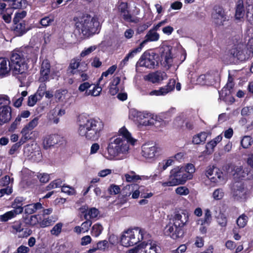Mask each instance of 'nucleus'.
Masks as SVG:
<instances>
[{"instance_id":"nucleus-2","label":"nucleus","mask_w":253,"mask_h":253,"mask_svg":"<svg viewBox=\"0 0 253 253\" xmlns=\"http://www.w3.org/2000/svg\"><path fill=\"white\" fill-rule=\"evenodd\" d=\"M103 122L98 118H82L79 122L78 133L83 138L91 141L97 140L104 128Z\"/></svg>"},{"instance_id":"nucleus-58","label":"nucleus","mask_w":253,"mask_h":253,"mask_svg":"<svg viewBox=\"0 0 253 253\" xmlns=\"http://www.w3.org/2000/svg\"><path fill=\"white\" fill-rule=\"evenodd\" d=\"M50 71H44L43 70H41L40 71V76L39 78V81L41 83H44L49 81V74Z\"/></svg>"},{"instance_id":"nucleus-9","label":"nucleus","mask_w":253,"mask_h":253,"mask_svg":"<svg viewBox=\"0 0 253 253\" xmlns=\"http://www.w3.org/2000/svg\"><path fill=\"white\" fill-rule=\"evenodd\" d=\"M10 101L6 95H0V125L8 122L11 119Z\"/></svg>"},{"instance_id":"nucleus-16","label":"nucleus","mask_w":253,"mask_h":253,"mask_svg":"<svg viewBox=\"0 0 253 253\" xmlns=\"http://www.w3.org/2000/svg\"><path fill=\"white\" fill-rule=\"evenodd\" d=\"M249 194V191L244 184L240 183H237L233 191V197L235 200H245Z\"/></svg>"},{"instance_id":"nucleus-60","label":"nucleus","mask_w":253,"mask_h":253,"mask_svg":"<svg viewBox=\"0 0 253 253\" xmlns=\"http://www.w3.org/2000/svg\"><path fill=\"white\" fill-rule=\"evenodd\" d=\"M39 98V96L38 94H35L34 95H30L28 98L27 104L28 106L32 107L34 106L37 103L38 100L41 99Z\"/></svg>"},{"instance_id":"nucleus-47","label":"nucleus","mask_w":253,"mask_h":253,"mask_svg":"<svg viewBox=\"0 0 253 253\" xmlns=\"http://www.w3.org/2000/svg\"><path fill=\"white\" fill-rule=\"evenodd\" d=\"M125 177L126 181L128 182L137 181L139 180V175L136 174L133 171H131L129 173L125 174Z\"/></svg>"},{"instance_id":"nucleus-21","label":"nucleus","mask_w":253,"mask_h":253,"mask_svg":"<svg viewBox=\"0 0 253 253\" xmlns=\"http://www.w3.org/2000/svg\"><path fill=\"white\" fill-rule=\"evenodd\" d=\"M137 121L139 124L143 126H158L157 121L153 117H150L151 115L149 113L142 112H136Z\"/></svg>"},{"instance_id":"nucleus-52","label":"nucleus","mask_w":253,"mask_h":253,"mask_svg":"<svg viewBox=\"0 0 253 253\" xmlns=\"http://www.w3.org/2000/svg\"><path fill=\"white\" fill-rule=\"evenodd\" d=\"M22 225V222L20 221H14L11 227L12 229V233L16 234L18 232H21L23 230Z\"/></svg>"},{"instance_id":"nucleus-56","label":"nucleus","mask_w":253,"mask_h":253,"mask_svg":"<svg viewBox=\"0 0 253 253\" xmlns=\"http://www.w3.org/2000/svg\"><path fill=\"white\" fill-rule=\"evenodd\" d=\"M175 193L180 196H186L190 193L189 190L185 186H179L175 190Z\"/></svg>"},{"instance_id":"nucleus-25","label":"nucleus","mask_w":253,"mask_h":253,"mask_svg":"<svg viewBox=\"0 0 253 253\" xmlns=\"http://www.w3.org/2000/svg\"><path fill=\"white\" fill-rule=\"evenodd\" d=\"M80 210L81 212L84 214L85 219H88V217L90 219L95 218L99 213L98 210L95 208H91L88 210L87 207L84 206L81 208Z\"/></svg>"},{"instance_id":"nucleus-46","label":"nucleus","mask_w":253,"mask_h":253,"mask_svg":"<svg viewBox=\"0 0 253 253\" xmlns=\"http://www.w3.org/2000/svg\"><path fill=\"white\" fill-rule=\"evenodd\" d=\"M2 1L9 3V5L12 7L11 8L17 9L22 7L23 3H24V0H1Z\"/></svg>"},{"instance_id":"nucleus-62","label":"nucleus","mask_w":253,"mask_h":253,"mask_svg":"<svg viewBox=\"0 0 253 253\" xmlns=\"http://www.w3.org/2000/svg\"><path fill=\"white\" fill-rule=\"evenodd\" d=\"M108 192L111 195H116L120 193L121 189L119 186L111 184L108 189Z\"/></svg>"},{"instance_id":"nucleus-18","label":"nucleus","mask_w":253,"mask_h":253,"mask_svg":"<svg viewBox=\"0 0 253 253\" xmlns=\"http://www.w3.org/2000/svg\"><path fill=\"white\" fill-rule=\"evenodd\" d=\"M139 186L136 184H131L124 187L122 195L124 198H127L131 195V198L136 199L139 198L140 192Z\"/></svg>"},{"instance_id":"nucleus-19","label":"nucleus","mask_w":253,"mask_h":253,"mask_svg":"<svg viewBox=\"0 0 253 253\" xmlns=\"http://www.w3.org/2000/svg\"><path fill=\"white\" fill-rule=\"evenodd\" d=\"M246 52L245 45L243 44H238L234 45L229 51V54L232 57L237 58L239 60H244L246 58Z\"/></svg>"},{"instance_id":"nucleus-28","label":"nucleus","mask_w":253,"mask_h":253,"mask_svg":"<svg viewBox=\"0 0 253 253\" xmlns=\"http://www.w3.org/2000/svg\"><path fill=\"white\" fill-rule=\"evenodd\" d=\"M21 209H17L7 211L3 214L0 215V221L1 222H6L10 219L14 218L17 215L21 213Z\"/></svg>"},{"instance_id":"nucleus-14","label":"nucleus","mask_w":253,"mask_h":253,"mask_svg":"<svg viewBox=\"0 0 253 253\" xmlns=\"http://www.w3.org/2000/svg\"><path fill=\"white\" fill-rule=\"evenodd\" d=\"M159 148L153 143L144 144L141 147V155L148 161H153L158 152Z\"/></svg>"},{"instance_id":"nucleus-6","label":"nucleus","mask_w":253,"mask_h":253,"mask_svg":"<svg viewBox=\"0 0 253 253\" xmlns=\"http://www.w3.org/2000/svg\"><path fill=\"white\" fill-rule=\"evenodd\" d=\"M185 175L183 167H175L170 171L169 180L166 182H160L163 187L174 186L184 184L187 180L190 179L189 174Z\"/></svg>"},{"instance_id":"nucleus-42","label":"nucleus","mask_w":253,"mask_h":253,"mask_svg":"<svg viewBox=\"0 0 253 253\" xmlns=\"http://www.w3.org/2000/svg\"><path fill=\"white\" fill-rule=\"evenodd\" d=\"M247 3L248 5L247 7V18L250 22L253 24V0H247Z\"/></svg>"},{"instance_id":"nucleus-11","label":"nucleus","mask_w":253,"mask_h":253,"mask_svg":"<svg viewBox=\"0 0 253 253\" xmlns=\"http://www.w3.org/2000/svg\"><path fill=\"white\" fill-rule=\"evenodd\" d=\"M176 86V90L179 91L181 89V84L179 83L176 84L174 79H171L169 80L168 84L164 86L161 87L158 90H154L149 93L151 96H164L171 92Z\"/></svg>"},{"instance_id":"nucleus-5","label":"nucleus","mask_w":253,"mask_h":253,"mask_svg":"<svg viewBox=\"0 0 253 253\" xmlns=\"http://www.w3.org/2000/svg\"><path fill=\"white\" fill-rule=\"evenodd\" d=\"M11 72L14 75L24 74L27 70L25 53L23 51H14L10 57Z\"/></svg>"},{"instance_id":"nucleus-32","label":"nucleus","mask_w":253,"mask_h":253,"mask_svg":"<svg viewBox=\"0 0 253 253\" xmlns=\"http://www.w3.org/2000/svg\"><path fill=\"white\" fill-rule=\"evenodd\" d=\"M212 216L211 211L207 209L205 210V214L203 218L199 219L197 221V223L201 225H209L211 222Z\"/></svg>"},{"instance_id":"nucleus-55","label":"nucleus","mask_w":253,"mask_h":253,"mask_svg":"<svg viewBox=\"0 0 253 253\" xmlns=\"http://www.w3.org/2000/svg\"><path fill=\"white\" fill-rule=\"evenodd\" d=\"M27 91H23L21 92V96L19 97H15L14 98V106L16 107H19L21 106L23 98L27 95Z\"/></svg>"},{"instance_id":"nucleus-63","label":"nucleus","mask_w":253,"mask_h":253,"mask_svg":"<svg viewBox=\"0 0 253 253\" xmlns=\"http://www.w3.org/2000/svg\"><path fill=\"white\" fill-rule=\"evenodd\" d=\"M97 48L96 45H92L87 48H85L81 53L82 57L86 56L94 51Z\"/></svg>"},{"instance_id":"nucleus-4","label":"nucleus","mask_w":253,"mask_h":253,"mask_svg":"<svg viewBox=\"0 0 253 253\" xmlns=\"http://www.w3.org/2000/svg\"><path fill=\"white\" fill-rule=\"evenodd\" d=\"M149 235L141 228L135 227L123 232L120 242L125 247L133 246L143 240L148 239Z\"/></svg>"},{"instance_id":"nucleus-34","label":"nucleus","mask_w":253,"mask_h":253,"mask_svg":"<svg viewBox=\"0 0 253 253\" xmlns=\"http://www.w3.org/2000/svg\"><path fill=\"white\" fill-rule=\"evenodd\" d=\"M222 139L221 135H219L214 139L209 142L206 145V149L209 153H212L214 151V147L219 143Z\"/></svg>"},{"instance_id":"nucleus-1","label":"nucleus","mask_w":253,"mask_h":253,"mask_svg":"<svg viewBox=\"0 0 253 253\" xmlns=\"http://www.w3.org/2000/svg\"><path fill=\"white\" fill-rule=\"evenodd\" d=\"M136 141L126 128L123 126L119 129L117 135L110 139L104 156L109 160L125 159L129 154V144L134 145Z\"/></svg>"},{"instance_id":"nucleus-43","label":"nucleus","mask_w":253,"mask_h":253,"mask_svg":"<svg viewBox=\"0 0 253 253\" xmlns=\"http://www.w3.org/2000/svg\"><path fill=\"white\" fill-rule=\"evenodd\" d=\"M54 21V16L51 15L42 18L40 20V24L43 27H47L52 25Z\"/></svg>"},{"instance_id":"nucleus-57","label":"nucleus","mask_w":253,"mask_h":253,"mask_svg":"<svg viewBox=\"0 0 253 253\" xmlns=\"http://www.w3.org/2000/svg\"><path fill=\"white\" fill-rule=\"evenodd\" d=\"M185 175L189 174L191 176L190 179L193 177L192 174L195 172V169L194 166L192 164H188L185 168H183Z\"/></svg>"},{"instance_id":"nucleus-53","label":"nucleus","mask_w":253,"mask_h":253,"mask_svg":"<svg viewBox=\"0 0 253 253\" xmlns=\"http://www.w3.org/2000/svg\"><path fill=\"white\" fill-rule=\"evenodd\" d=\"M27 15L26 11L22 10L15 14L14 17L13 18V23L21 22L22 19L24 18Z\"/></svg>"},{"instance_id":"nucleus-29","label":"nucleus","mask_w":253,"mask_h":253,"mask_svg":"<svg viewBox=\"0 0 253 253\" xmlns=\"http://www.w3.org/2000/svg\"><path fill=\"white\" fill-rule=\"evenodd\" d=\"M13 30L15 35L17 36H22L28 30V29L26 27V24L24 21L13 23Z\"/></svg>"},{"instance_id":"nucleus-41","label":"nucleus","mask_w":253,"mask_h":253,"mask_svg":"<svg viewBox=\"0 0 253 253\" xmlns=\"http://www.w3.org/2000/svg\"><path fill=\"white\" fill-rule=\"evenodd\" d=\"M233 171V176H234V178L237 179H242L247 175V173L244 171V170L243 169V168L241 166L235 167Z\"/></svg>"},{"instance_id":"nucleus-27","label":"nucleus","mask_w":253,"mask_h":253,"mask_svg":"<svg viewBox=\"0 0 253 253\" xmlns=\"http://www.w3.org/2000/svg\"><path fill=\"white\" fill-rule=\"evenodd\" d=\"M23 51L25 53L26 61H31L33 64L36 63L38 56V49L28 48Z\"/></svg>"},{"instance_id":"nucleus-30","label":"nucleus","mask_w":253,"mask_h":253,"mask_svg":"<svg viewBox=\"0 0 253 253\" xmlns=\"http://www.w3.org/2000/svg\"><path fill=\"white\" fill-rule=\"evenodd\" d=\"M92 224V221L87 219L86 221L83 222L81 226H76L74 228V231L78 234H80L81 233H86L88 231L89 228Z\"/></svg>"},{"instance_id":"nucleus-45","label":"nucleus","mask_w":253,"mask_h":253,"mask_svg":"<svg viewBox=\"0 0 253 253\" xmlns=\"http://www.w3.org/2000/svg\"><path fill=\"white\" fill-rule=\"evenodd\" d=\"M103 230L102 226L99 223L94 224L91 230V234L95 237H98Z\"/></svg>"},{"instance_id":"nucleus-64","label":"nucleus","mask_w":253,"mask_h":253,"mask_svg":"<svg viewBox=\"0 0 253 253\" xmlns=\"http://www.w3.org/2000/svg\"><path fill=\"white\" fill-rule=\"evenodd\" d=\"M224 195V193L222 189H217L214 191L212 194V197L214 200H218L222 198Z\"/></svg>"},{"instance_id":"nucleus-10","label":"nucleus","mask_w":253,"mask_h":253,"mask_svg":"<svg viewBox=\"0 0 253 253\" xmlns=\"http://www.w3.org/2000/svg\"><path fill=\"white\" fill-rule=\"evenodd\" d=\"M159 247L155 242L149 240L144 241L136 247L129 249L126 253H157Z\"/></svg>"},{"instance_id":"nucleus-37","label":"nucleus","mask_w":253,"mask_h":253,"mask_svg":"<svg viewBox=\"0 0 253 253\" xmlns=\"http://www.w3.org/2000/svg\"><path fill=\"white\" fill-rule=\"evenodd\" d=\"M166 51V54L164 53L162 55V58H164V64L165 67L169 68L172 62V58L170 52V50L169 47H167V49L165 50Z\"/></svg>"},{"instance_id":"nucleus-59","label":"nucleus","mask_w":253,"mask_h":253,"mask_svg":"<svg viewBox=\"0 0 253 253\" xmlns=\"http://www.w3.org/2000/svg\"><path fill=\"white\" fill-rule=\"evenodd\" d=\"M62 180L60 179H56L51 182L47 187V190L56 188L62 186Z\"/></svg>"},{"instance_id":"nucleus-51","label":"nucleus","mask_w":253,"mask_h":253,"mask_svg":"<svg viewBox=\"0 0 253 253\" xmlns=\"http://www.w3.org/2000/svg\"><path fill=\"white\" fill-rule=\"evenodd\" d=\"M63 225V223L61 222L57 223L50 230L51 234L55 236H58L62 231Z\"/></svg>"},{"instance_id":"nucleus-24","label":"nucleus","mask_w":253,"mask_h":253,"mask_svg":"<svg viewBox=\"0 0 253 253\" xmlns=\"http://www.w3.org/2000/svg\"><path fill=\"white\" fill-rule=\"evenodd\" d=\"M11 71L10 61L5 58H0V78H3Z\"/></svg>"},{"instance_id":"nucleus-44","label":"nucleus","mask_w":253,"mask_h":253,"mask_svg":"<svg viewBox=\"0 0 253 253\" xmlns=\"http://www.w3.org/2000/svg\"><path fill=\"white\" fill-rule=\"evenodd\" d=\"M24 199L22 197H16L12 203L11 206L14 209H21V213L23 211L24 208L22 207Z\"/></svg>"},{"instance_id":"nucleus-26","label":"nucleus","mask_w":253,"mask_h":253,"mask_svg":"<svg viewBox=\"0 0 253 253\" xmlns=\"http://www.w3.org/2000/svg\"><path fill=\"white\" fill-rule=\"evenodd\" d=\"M59 136L57 134H50L45 136L43 140V146L45 149H48L57 144Z\"/></svg>"},{"instance_id":"nucleus-40","label":"nucleus","mask_w":253,"mask_h":253,"mask_svg":"<svg viewBox=\"0 0 253 253\" xmlns=\"http://www.w3.org/2000/svg\"><path fill=\"white\" fill-rule=\"evenodd\" d=\"M208 134L205 132H202L194 136L192 142L195 144H200L204 143L206 140Z\"/></svg>"},{"instance_id":"nucleus-35","label":"nucleus","mask_w":253,"mask_h":253,"mask_svg":"<svg viewBox=\"0 0 253 253\" xmlns=\"http://www.w3.org/2000/svg\"><path fill=\"white\" fill-rule=\"evenodd\" d=\"M233 84L232 82H228L226 86H224L221 91H219V99L226 101L225 97L229 96L230 89L232 88Z\"/></svg>"},{"instance_id":"nucleus-17","label":"nucleus","mask_w":253,"mask_h":253,"mask_svg":"<svg viewBox=\"0 0 253 253\" xmlns=\"http://www.w3.org/2000/svg\"><path fill=\"white\" fill-rule=\"evenodd\" d=\"M167 79L168 76L167 74L164 72L160 71L150 73L144 77L145 81L154 84H160L163 81L166 80Z\"/></svg>"},{"instance_id":"nucleus-36","label":"nucleus","mask_w":253,"mask_h":253,"mask_svg":"<svg viewBox=\"0 0 253 253\" xmlns=\"http://www.w3.org/2000/svg\"><path fill=\"white\" fill-rule=\"evenodd\" d=\"M71 74L75 75L77 79L80 81L84 82L87 81L89 78L88 75L85 71L78 70L77 71L71 70Z\"/></svg>"},{"instance_id":"nucleus-50","label":"nucleus","mask_w":253,"mask_h":253,"mask_svg":"<svg viewBox=\"0 0 253 253\" xmlns=\"http://www.w3.org/2000/svg\"><path fill=\"white\" fill-rule=\"evenodd\" d=\"M248 220V216L245 214H243L237 218L236 222L240 228H243L246 225Z\"/></svg>"},{"instance_id":"nucleus-31","label":"nucleus","mask_w":253,"mask_h":253,"mask_svg":"<svg viewBox=\"0 0 253 253\" xmlns=\"http://www.w3.org/2000/svg\"><path fill=\"white\" fill-rule=\"evenodd\" d=\"M24 212L27 214H32L39 210L42 209V206L40 203H36L27 205L24 207Z\"/></svg>"},{"instance_id":"nucleus-33","label":"nucleus","mask_w":253,"mask_h":253,"mask_svg":"<svg viewBox=\"0 0 253 253\" xmlns=\"http://www.w3.org/2000/svg\"><path fill=\"white\" fill-rule=\"evenodd\" d=\"M33 130L29 128L27 126H25L21 130L22 137L20 142L25 143L28 140L32 138Z\"/></svg>"},{"instance_id":"nucleus-8","label":"nucleus","mask_w":253,"mask_h":253,"mask_svg":"<svg viewBox=\"0 0 253 253\" xmlns=\"http://www.w3.org/2000/svg\"><path fill=\"white\" fill-rule=\"evenodd\" d=\"M160 35L155 30H150L145 35L144 40L140 43L139 46L132 49L127 54L122 61V63L125 65L129 59L133 58L135 55L140 52L142 48L148 42L158 41Z\"/></svg>"},{"instance_id":"nucleus-3","label":"nucleus","mask_w":253,"mask_h":253,"mask_svg":"<svg viewBox=\"0 0 253 253\" xmlns=\"http://www.w3.org/2000/svg\"><path fill=\"white\" fill-rule=\"evenodd\" d=\"M74 20L76 21V30L79 33L89 37L98 33L99 22L96 18L88 15H84Z\"/></svg>"},{"instance_id":"nucleus-39","label":"nucleus","mask_w":253,"mask_h":253,"mask_svg":"<svg viewBox=\"0 0 253 253\" xmlns=\"http://www.w3.org/2000/svg\"><path fill=\"white\" fill-rule=\"evenodd\" d=\"M101 83H99V81L96 85H95L92 89L86 91L84 95L85 96L91 95L93 96H98L102 90L101 86H99Z\"/></svg>"},{"instance_id":"nucleus-38","label":"nucleus","mask_w":253,"mask_h":253,"mask_svg":"<svg viewBox=\"0 0 253 253\" xmlns=\"http://www.w3.org/2000/svg\"><path fill=\"white\" fill-rule=\"evenodd\" d=\"M244 8L243 2L242 0H239L236 7L235 18L237 19H240L244 16Z\"/></svg>"},{"instance_id":"nucleus-54","label":"nucleus","mask_w":253,"mask_h":253,"mask_svg":"<svg viewBox=\"0 0 253 253\" xmlns=\"http://www.w3.org/2000/svg\"><path fill=\"white\" fill-rule=\"evenodd\" d=\"M117 65H114L111 66L110 67H109L106 71L103 72L101 76L100 77V78L99 79V83H101V81L103 80V77H106L109 74H110V75L113 74L115 72L116 70L117 69Z\"/></svg>"},{"instance_id":"nucleus-20","label":"nucleus","mask_w":253,"mask_h":253,"mask_svg":"<svg viewBox=\"0 0 253 253\" xmlns=\"http://www.w3.org/2000/svg\"><path fill=\"white\" fill-rule=\"evenodd\" d=\"M213 22L217 26L222 25L226 20V17L223 9L220 7L215 6L212 13Z\"/></svg>"},{"instance_id":"nucleus-48","label":"nucleus","mask_w":253,"mask_h":253,"mask_svg":"<svg viewBox=\"0 0 253 253\" xmlns=\"http://www.w3.org/2000/svg\"><path fill=\"white\" fill-rule=\"evenodd\" d=\"M253 140L250 136H244L241 141V145L244 148H248L252 144Z\"/></svg>"},{"instance_id":"nucleus-49","label":"nucleus","mask_w":253,"mask_h":253,"mask_svg":"<svg viewBox=\"0 0 253 253\" xmlns=\"http://www.w3.org/2000/svg\"><path fill=\"white\" fill-rule=\"evenodd\" d=\"M67 93L66 89H59L56 91L54 96L58 101H63L65 99V96Z\"/></svg>"},{"instance_id":"nucleus-22","label":"nucleus","mask_w":253,"mask_h":253,"mask_svg":"<svg viewBox=\"0 0 253 253\" xmlns=\"http://www.w3.org/2000/svg\"><path fill=\"white\" fill-rule=\"evenodd\" d=\"M189 219V213L186 211L176 213L174 216V224L178 227L182 228L188 222Z\"/></svg>"},{"instance_id":"nucleus-15","label":"nucleus","mask_w":253,"mask_h":253,"mask_svg":"<svg viewBox=\"0 0 253 253\" xmlns=\"http://www.w3.org/2000/svg\"><path fill=\"white\" fill-rule=\"evenodd\" d=\"M164 233L165 235L169 236L173 239L181 238L184 234L182 229L174 223L167 225L164 229Z\"/></svg>"},{"instance_id":"nucleus-23","label":"nucleus","mask_w":253,"mask_h":253,"mask_svg":"<svg viewBox=\"0 0 253 253\" xmlns=\"http://www.w3.org/2000/svg\"><path fill=\"white\" fill-rule=\"evenodd\" d=\"M65 113V110L60 108L59 106H56L50 111L48 117L53 123L57 124L59 121L60 117L64 115Z\"/></svg>"},{"instance_id":"nucleus-12","label":"nucleus","mask_w":253,"mask_h":253,"mask_svg":"<svg viewBox=\"0 0 253 253\" xmlns=\"http://www.w3.org/2000/svg\"><path fill=\"white\" fill-rule=\"evenodd\" d=\"M156 63V54L153 52L146 51L141 55L137 64L141 67L154 69L157 65Z\"/></svg>"},{"instance_id":"nucleus-7","label":"nucleus","mask_w":253,"mask_h":253,"mask_svg":"<svg viewBox=\"0 0 253 253\" xmlns=\"http://www.w3.org/2000/svg\"><path fill=\"white\" fill-rule=\"evenodd\" d=\"M117 8L120 17L125 21L133 23L140 21V19L137 16L140 14L138 8L135 7L132 10H129L126 2L119 1Z\"/></svg>"},{"instance_id":"nucleus-61","label":"nucleus","mask_w":253,"mask_h":253,"mask_svg":"<svg viewBox=\"0 0 253 253\" xmlns=\"http://www.w3.org/2000/svg\"><path fill=\"white\" fill-rule=\"evenodd\" d=\"M217 221L221 227H225L227 225V217L223 213H220L217 217Z\"/></svg>"},{"instance_id":"nucleus-13","label":"nucleus","mask_w":253,"mask_h":253,"mask_svg":"<svg viewBox=\"0 0 253 253\" xmlns=\"http://www.w3.org/2000/svg\"><path fill=\"white\" fill-rule=\"evenodd\" d=\"M205 175L212 182H220L223 180V172L214 166H209L207 168Z\"/></svg>"}]
</instances>
